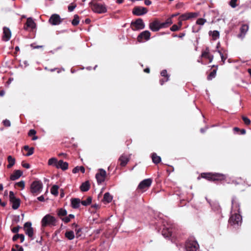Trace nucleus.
Listing matches in <instances>:
<instances>
[{
	"label": "nucleus",
	"instance_id": "6e6552de",
	"mask_svg": "<svg viewBox=\"0 0 251 251\" xmlns=\"http://www.w3.org/2000/svg\"><path fill=\"white\" fill-rule=\"evenodd\" d=\"M9 199L12 203V208L14 209H18L20 204V200L15 197L14 193L12 191L9 192Z\"/></svg>",
	"mask_w": 251,
	"mask_h": 251
},
{
	"label": "nucleus",
	"instance_id": "79ce46f5",
	"mask_svg": "<svg viewBox=\"0 0 251 251\" xmlns=\"http://www.w3.org/2000/svg\"><path fill=\"white\" fill-rule=\"evenodd\" d=\"M218 52L219 53V54L221 56L222 61L223 62V64H224L226 60V58L227 57V54L226 53L224 54L223 53H222V52L221 50H218Z\"/></svg>",
	"mask_w": 251,
	"mask_h": 251
},
{
	"label": "nucleus",
	"instance_id": "6ab92c4d",
	"mask_svg": "<svg viewBox=\"0 0 251 251\" xmlns=\"http://www.w3.org/2000/svg\"><path fill=\"white\" fill-rule=\"evenodd\" d=\"M36 24L34 21L30 18L27 19L24 28L27 30L28 28L33 29L35 27Z\"/></svg>",
	"mask_w": 251,
	"mask_h": 251
},
{
	"label": "nucleus",
	"instance_id": "f3484780",
	"mask_svg": "<svg viewBox=\"0 0 251 251\" xmlns=\"http://www.w3.org/2000/svg\"><path fill=\"white\" fill-rule=\"evenodd\" d=\"M129 161V157L125 154H122L119 158L120 164L122 167H125Z\"/></svg>",
	"mask_w": 251,
	"mask_h": 251
},
{
	"label": "nucleus",
	"instance_id": "0e129e2a",
	"mask_svg": "<svg viewBox=\"0 0 251 251\" xmlns=\"http://www.w3.org/2000/svg\"><path fill=\"white\" fill-rule=\"evenodd\" d=\"M37 199L40 201H45V198L43 196H41L38 197Z\"/></svg>",
	"mask_w": 251,
	"mask_h": 251
},
{
	"label": "nucleus",
	"instance_id": "f8f14e48",
	"mask_svg": "<svg viewBox=\"0 0 251 251\" xmlns=\"http://www.w3.org/2000/svg\"><path fill=\"white\" fill-rule=\"evenodd\" d=\"M151 33L148 30H145L141 33L137 37V41L139 42H143L149 40L150 39Z\"/></svg>",
	"mask_w": 251,
	"mask_h": 251
},
{
	"label": "nucleus",
	"instance_id": "2f4dec72",
	"mask_svg": "<svg viewBox=\"0 0 251 251\" xmlns=\"http://www.w3.org/2000/svg\"><path fill=\"white\" fill-rule=\"evenodd\" d=\"M151 158L152 162L155 164L159 163L161 160V157L158 156L155 153H153L151 154Z\"/></svg>",
	"mask_w": 251,
	"mask_h": 251
},
{
	"label": "nucleus",
	"instance_id": "09e8293b",
	"mask_svg": "<svg viewBox=\"0 0 251 251\" xmlns=\"http://www.w3.org/2000/svg\"><path fill=\"white\" fill-rule=\"evenodd\" d=\"M2 124L5 127H9L11 126V123L9 120L5 119L3 121Z\"/></svg>",
	"mask_w": 251,
	"mask_h": 251
},
{
	"label": "nucleus",
	"instance_id": "4be33fe9",
	"mask_svg": "<svg viewBox=\"0 0 251 251\" xmlns=\"http://www.w3.org/2000/svg\"><path fill=\"white\" fill-rule=\"evenodd\" d=\"M181 15H180L178 18L177 25H174V31L179 30L182 25V21H185L186 20L181 19Z\"/></svg>",
	"mask_w": 251,
	"mask_h": 251
},
{
	"label": "nucleus",
	"instance_id": "4468645a",
	"mask_svg": "<svg viewBox=\"0 0 251 251\" xmlns=\"http://www.w3.org/2000/svg\"><path fill=\"white\" fill-rule=\"evenodd\" d=\"M132 25L137 30L142 29L145 27V24L141 19H138L135 22H132Z\"/></svg>",
	"mask_w": 251,
	"mask_h": 251
},
{
	"label": "nucleus",
	"instance_id": "052dcab7",
	"mask_svg": "<svg viewBox=\"0 0 251 251\" xmlns=\"http://www.w3.org/2000/svg\"><path fill=\"white\" fill-rule=\"evenodd\" d=\"M22 165L23 167L28 169L30 168V165L28 163H22Z\"/></svg>",
	"mask_w": 251,
	"mask_h": 251
},
{
	"label": "nucleus",
	"instance_id": "c9c22d12",
	"mask_svg": "<svg viewBox=\"0 0 251 251\" xmlns=\"http://www.w3.org/2000/svg\"><path fill=\"white\" fill-rule=\"evenodd\" d=\"M25 150L28 151L27 153L25 154V156H29L32 155L34 152V148H29L28 146H25L24 147Z\"/></svg>",
	"mask_w": 251,
	"mask_h": 251
},
{
	"label": "nucleus",
	"instance_id": "c03bdc74",
	"mask_svg": "<svg viewBox=\"0 0 251 251\" xmlns=\"http://www.w3.org/2000/svg\"><path fill=\"white\" fill-rule=\"evenodd\" d=\"M216 74V70H213L208 75L207 79L211 80L213 78L215 77Z\"/></svg>",
	"mask_w": 251,
	"mask_h": 251
},
{
	"label": "nucleus",
	"instance_id": "69168bd1",
	"mask_svg": "<svg viewBox=\"0 0 251 251\" xmlns=\"http://www.w3.org/2000/svg\"><path fill=\"white\" fill-rule=\"evenodd\" d=\"M145 4L146 5H150L151 4V1H150V0H145Z\"/></svg>",
	"mask_w": 251,
	"mask_h": 251
},
{
	"label": "nucleus",
	"instance_id": "a211bd4d",
	"mask_svg": "<svg viewBox=\"0 0 251 251\" xmlns=\"http://www.w3.org/2000/svg\"><path fill=\"white\" fill-rule=\"evenodd\" d=\"M231 203L232 209H234L235 211L237 212L239 214L240 212V205L237 201V198L235 197H233L232 198Z\"/></svg>",
	"mask_w": 251,
	"mask_h": 251
},
{
	"label": "nucleus",
	"instance_id": "b1692460",
	"mask_svg": "<svg viewBox=\"0 0 251 251\" xmlns=\"http://www.w3.org/2000/svg\"><path fill=\"white\" fill-rule=\"evenodd\" d=\"M80 201L79 199L74 198L71 200V205L73 208L76 209L79 207Z\"/></svg>",
	"mask_w": 251,
	"mask_h": 251
},
{
	"label": "nucleus",
	"instance_id": "4d7b16f0",
	"mask_svg": "<svg viewBox=\"0 0 251 251\" xmlns=\"http://www.w3.org/2000/svg\"><path fill=\"white\" fill-rule=\"evenodd\" d=\"M61 220L65 223H68L71 220L68 217V216L61 218Z\"/></svg>",
	"mask_w": 251,
	"mask_h": 251
},
{
	"label": "nucleus",
	"instance_id": "5fc2aeb1",
	"mask_svg": "<svg viewBox=\"0 0 251 251\" xmlns=\"http://www.w3.org/2000/svg\"><path fill=\"white\" fill-rule=\"evenodd\" d=\"M20 228V226H16V227H14L12 229V231L13 233H18Z\"/></svg>",
	"mask_w": 251,
	"mask_h": 251
},
{
	"label": "nucleus",
	"instance_id": "f704fd0d",
	"mask_svg": "<svg viewBox=\"0 0 251 251\" xmlns=\"http://www.w3.org/2000/svg\"><path fill=\"white\" fill-rule=\"evenodd\" d=\"M59 187L56 185H54L50 189V193L51 194L56 196L58 194Z\"/></svg>",
	"mask_w": 251,
	"mask_h": 251
},
{
	"label": "nucleus",
	"instance_id": "9b49d317",
	"mask_svg": "<svg viewBox=\"0 0 251 251\" xmlns=\"http://www.w3.org/2000/svg\"><path fill=\"white\" fill-rule=\"evenodd\" d=\"M106 176V171L102 169H100L99 170V172L96 175V178L98 183L100 184L104 182Z\"/></svg>",
	"mask_w": 251,
	"mask_h": 251
},
{
	"label": "nucleus",
	"instance_id": "864d4df0",
	"mask_svg": "<svg viewBox=\"0 0 251 251\" xmlns=\"http://www.w3.org/2000/svg\"><path fill=\"white\" fill-rule=\"evenodd\" d=\"M81 228H76L75 231V232H76V237L77 238H78L79 237H80L81 236V234H80V232H81Z\"/></svg>",
	"mask_w": 251,
	"mask_h": 251
},
{
	"label": "nucleus",
	"instance_id": "bb28decb",
	"mask_svg": "<svg viewBox=\"0 0 251 251\" xmlns=\"http://www.w3.org/2000/svg\"><path fill=\"white\" fill-rule=\"evenodd\" d=\"M113 197L109 193L107 192L104 194L103 199V201L106 203H109L112 201Z\"/></svg>",
	"mask_w": 251,
	"mask_h": 251
},
{
	"label": "nucleus",
	"instance_id": "8fccbe9b",
	"mask_svg": "<svg viewBox=\"0 0 251 251\" xmlns=\"http://www.w3.org/2000/svg\"><path fill=\"white\" fill-rule=\"evenodd\" d=\"M24 250L23 249V248L19 246V245H16L15 246V248H13L12 249V251H23Z\"/></svg>",
	"mask_w": 251,
	"mask_h": 251
},
{
	"label": "nucleus",
	"instance_id": "774afa93",
	"mask_svg": "<svg viewBox=\"0 0 251 251\" xmlns=\"http://www.w3.org/2000/svg\"><path fill=\"white\" fill-rule=\"evenodd\" d=\"M241 134H245L246 132V131L245 129H241L240 130Z\"/></svg>",
	"mask_w": 251,
	"mask_h": 251
},
{
	"label": "nucleus",
	"instance_id": "20e7f679",
	"mask_svg": "<svg viewBox=\"0 0 251 251\" xmlns=\"http://www.w3.org/2000/svg\"><path fill=\"white\" fill-rule=\"evenodd\" d=\"M43 189V184L40 181H34L30 185L31 193L36 196L41 193Z\"/></svg>",
	"mask_w": 251,
	"mask_h": 251
},
{
	"label": "nucleus",
	"instance_id": "49530a36",
	"mask_svg": "<svg viewBox=\"0 0 251 251\" xmlns=\"http://www.w3.org/2000/svg\"><path fill=\"white\" fill-rule=\"evenodd\" d=\"M242 119L245 125H250L251 124V120L248 117L243 116Z\"/></svg>",
	"mask_w": 251,
	"mask_h": 251
},
{
	"label": "nucleus",
	"instance_id": "423d86ee",
	"mask_svg": "<svg viewBox=\"0 0 251 251\" xmlns=\"http://www.w3.org/2000/svg\"><path fill=\"white\" fill-rule=\"evenodd\" d=\"M89 4L91 7L92 10L95 13L101 14L105 13L107 11V8L105 4L93 3V2H91Z\"/></svg>",
	"mask_w": 251,
	"mask_h": 251
},
{
	"label": "nucleus",
	"instance_id": "a878e982",
	"mask_svg": "<svg viewBox=\"0 0 251 251\" xmlns=\"http://www.w3.org/2000/svg\"><path fill=\"white\" fill-rule=\"evenodd\" d=\"M90 184L89 182L87 181L83 182L80 186V190L82 192H86L89 190L90 188Z\"/></svg>",
	"mask_w": 251,
	"mask_h": 251
},
{
	"label": "nucleus",
	"instance_id": "a18cd8bd",
	"mask_svg": "<svg viewBox=\"0 0 251 251\" xmlns=\"http://www.w3.org/2000/svg\"><path fill=\"white\" fill-rule=\"evenodd\" d=\"M238 0H230V1L229 2V5L232 8H235L238 5V4H237Z\"/></svg>",
	"mask_w": 251,
	"mask_h": 251
},
{
	"label": "nucleus",
	"instance_id": "393cba45",
	"mask_svg": "<svg viewBox=\"0 0 251 251\" xmlns=\"http://www.w3.org/2000/svg\"><path fill=\"white\" fill-rule=\"evenodd\" d=\"M172 234V229H168V228H164L162 230V235L165 238H171Z\"/></svg>",
	"mask_w": 251,
	"mask_h": 251
},
{
	"label": "nucleus",
	"instance_id": "37998d69",
	"mask_svg": "<svg viewBox=\"0 0 251 251\" xmlns=\"http://www.w3.org/2000/svg\"><path fill=\"white\" fill-rule=\"evenodd\" d=\"M79 17L77 15L74 16V18L72 22V24L74 25H77L79 24Z\"/></svg>",
	"mask_w": 251,
	"mask_h": 251
},
{
	"label": "nucleus",
	"instance_id": "9d476101",
	"mask_svg": "<svg viewBox=\"0 0 251 251\" xmlns=\"http://www.w3.org/2000/svg\"><path fill=\"white\" fill-rule=\"evenodd\" d=\"M152 183V179L147 178L142 181L139 184L138 189L142 190L143 191L147 190L151 185Z\"/></svg>",
	"mask_w": 251,
	"mask_h": 251
},
{
	"label": "nucleus",
	"instance_id": "603ef678",
	"mask_svg": "<svg viewBox=\"0 0 251 251\" xmlns=\"http://www.w3.org/2000/svg\"><path fill=\"white\" fill-rule=\"evenodd\" d=\"M76 5L75 4L72 3L71 5H70L68 6V10L70 12H72L75 9V8L76 7Z\"/></svg>",
	"mask_w": 251,
	"mask_h": 251
},
{
	"label": "nucleus",
	"instance_id": "7c9ffc66",
	"mask_svg": "<svg viewBox=\"0 0 251 251\" xmlns=\"http://www.w3.org/2000/svg\"><path fill=\"white\" fill-rule=\"evenodd\" d=\"M161 75L162 76L164 77V79H162L160 80V84H161V85H163V84L164 82H166L168 80L169 76L167 75L166 70H163L161 72Z\"/></svg>",
	"mask_w": 251,
	"mask_h": 251
},
{
	"label": "nucleus",
	"instance_id": "a19ab883",
	"mask_svg": "<svg viewBox=\"0 0 251 251\" xmlns=\"http://www.w3.org/2000/svg\"><path fill=\"white\" fill-rule=\"evenodd\" d=\"M92 202V198L90 197H88L86 200L82 201L81 204L84 206L89 205Z\"/></svg>",
	"mask_w": 251,
	"mask_h": 251
},
{
	"label": "nucleus",
	"instance_id": "58836bf2",
	"mask_svg": "<svg viewBox=\"0 0 251 251\" xmlns=\"http://www.w3.org/2000/svg\"><path fill=\"white\" fill-rule=\"evenodd\" d=\"M233 183L235 185L245 184L246 182L241 177L237 178L235 180H233Z\"/></svg>",
	"mask_w": 251,
	"mask_h": 251
},
{
	"label": "nucleus",
	"instance_id": "c85d7f7f",
	"mask_svg": "<svg viewBox=\"0 0 251 251\" xmlns=\"http://www.w3.org/2000/svg\"><path fill=\"white\" fill-rule=\"evenodd\" d=\"M57 163H58V161L57 160V159L56 158H54V157L50 158L48 160V163L49 165L54 166V167H56V168H57Z\"/></svg>",
	"mask_w": 251,
	"mask_h": 251
},
{
	"label": "nucleus",
	"instance_id": "680f3d73",
	"mask_svg": "<svg viewBox=\"0 0 251 251\" xmlns=\"http://www.w3.org/2000/svg\"><path fill=\"white\" fill-rule=\"evenodd\" d=\"M183 3H182V2L178 3L176 5V8L178 9V8H181L183 6Z\"/></svg>",
	"mask_w": 251,
	"mask_h": 251
},
{
	"label": "nucleus",
	"instance_id": "412c9836",
	"mask_svg": "<svg viewBox=\"0 0 251 251\" xmlns=\"http://www.w3.org/2000/svg\"><path fill=\"white\" fill-rule=\"evenodd\" d=\"M68 168V164L66 162H64L62 160H60L58 161V163H57V169H61L62 170H66Z\"/></svg>",
	"mask_w": 251,
	"mask_h": 251
},
{
	"label": "nucleus",
	"instance_id": "ea45409f",
	"mask_svg": "<svg viewBox=\"0 0 251 251\" xmlns=\"http://www.w3.org/2000/svg\"><path fill=\"white\" fill-rule=\"evenodd\" d=\"M79 171L81 172L82 173L85 172V169L83 166L76 167L73 170V173L75 174L78 173Z\"/></svg>",
	"mask_w": 251,
	"mask_h": 251
},
{
	"label": "nucleus",
	"instance_id": "aec40b11",
	"mask_svg": "<svg viewBox=\"0 0 251 251\" xmlns=\"http://www.w3.org/2000/svg\"><path fill=\"white\" fill-rule=\"evenodd\" d=\"M22 175L23 172L19 170H17L11 175L10 178L11 180H15L20 178Z\"/></svg>",
	"mask_w": 251,
	"mask_h": 251
},
{
	"label": "nucleus",
	"instance_id": "6e6d98bb",
	"mask_svg": "<svg viewBox=\"0 0 251 251\" xmlns=\"http://www.w3.org/2000/svg\"><path fill=\"white\" fill-rule=\"evenodd\" d=\"M36 131L34 129H30L28 132V135L29 136H32V135H35L36 134Z\"/></svg>",
	"mask_w": 251,
	"mask_h": 251
},
{
	"label": "nucleus",
	"instance_id": "f257e3e1",
	"mask_svg": "<svg viewBox=\"0 0 251 251\" xmlns=\"http://www.w3.org/2000/svg\"><path fill=\"white\" fill-rule=\"evenodd\" d=\"M172 16L169 18L165 22L160 23L158 21L155 20L149 24V27L152 31H158L160 28L167 27L172 23Z\"/></svg>",
	"mask_w": 251,
	"mask_h": 251
},
{
	"label": "nucleus",
	"instance_id": "3c124183",
	"mask_svg": "<svg viewBox=\"0 0 251 251\" xmlns=\"http://www.w3.org/2000/svg\"><path fill=\"white\" fill-rule=\"evenodd\" d=\"M18 186L22 188V189H24L25 188V182L23 180L20 181L16 184Z\"/></svg>",
	"mask_w": 251,
	"mask_h": 251
},
{
	"label": "nucleus",
	"instance_id": "72a5a7b5",
	"mask_svg": "<svg viewBox=\"0 0 251 251\" xmlns=\"http://www.w3.org/2000/svg\"><path fill=\"white\" fill-rule=\"evenodd\" d=\"M65 236L66 238L70 240H72L75 238V234L73 231H68L66 232Z\"/></svg>",
	"mask_w": 251,
	"mask_h": 251
},
{
	"label": "nucleus",
	"instance_id": "39448f33",
	"mask_svg": "<svg viewBox=\"0 0 251 251\" xmlns=\"http://www.w3.org/2000/svg\"><path fill=\"white\" fill-rule=\"evenodd\" d=\"M229 224L234 227H238L242 223V217L240 214L235 213L231 215L228 221Z\"/></svg>",
	"mask_w": 251,
	"mask_h": 251
},
{
	"label": "nucleus",
	"instance_id": "5701e85b",
	"mask_svg": "<svg viewBox=\"0 0 251 251\" xmlns=\"http://www.w3.org/2000/svg\"><path fill=\"white\" fill-rule=\"evenodd\" d=\"M197 16V14L196 13H188L181 15V19L182 20H188L192 18L196 17Z\"/></svg>",
	"mask_w": 251,
	"mask_h": 251
},
{
	"label": "nucleus",
	"instance_id": "c756f323",
	"mask_svg": "<svg viewBox=\"0 0 251 251\" xmlns=\"http://www.w3.org/2000/svg\"><path fill=\"white\" fill-rule=\"evenodd\" d=\"M7 161L8 162V164L7 166V168H11L15 164V159L11 155L7 157Z\"/></svg>",
	"mask_w": 251,
	"mask_h": 251
},
{
	"label": "nucleus",
	"instance_id": "0eeeda50",
	"mask_svg": "<svg viewBox=\"0 0 251 251\" xmlns=\"http://www.w3.org/2000/svg\"><path fill=\"white\" fill-rule=\"evenodd\" d=\"M186 251H199V245L198 242L193 239H188L185 243Z\"/></svg>",
	"mask_w": 251,
	"mask_h": 251
},
{
	"label": "nucleus",
	"instance_id": "7ed1b4c3",
	"mask_svg": "<svg viewBox=\"0 0 251 251\" xmlns=\"http://www.w3.org/2000/svg\"><path fill=\"white\" fill-rule=\"evenodd\" d=\"M55 218L50 214L45 215L41 221V225L43 227L47 226H55L56 224Z\"/></svg>",
	"mask_w": 251,
	"mask_h": 251
},
{
	"label": "nucleus",
	"instance_id": "cd10ccee",
	"mask_svg": "<svg viewBox=\"0 0 251 251\" xmlns=\"http://www.w3.org/2000/svg\"><path fill=\"white\" fill-rule=\"evenodd\" d=\"M249 26L247 25H243L240 28L241 33L238 35V37L244 36L247 31L248 30Z\"/></svg>",
	"mask_w": 251,
	"mask_h": 251
},
{
	"label": "nucleus",
	"instance_id": "4c0bfd02",
	"mask_svg": "<svg viewBox=\"0 0 251 251\" xmlns=\"http://www.w3.org/2000/svg\"><path fill=\"white\" fill-rule=\"evenodd\" d=\"M211 54L209 52V49L206 47L204 51H202L201 56V57L207 58Z\"/></svg>",
	"mask_w": 251,
	"mask_h": 251
},
{
	"label": "nucleus",
	"instance_id": "338daca9",
	"mask_svg": "<svg viewBox=\"0 0 251 251\" xmlns=\"http://www.w3.org/2000/svg\"><path fill=\"white\" fill-rule=\"evenodd\" d=\"M207 59L209 60V62H211L213 59V55H210Z\"/></svg>",
	"mask_w": 251,
	"mask_h": 251
},
{
	"label": "nucleus",
	"instance_id": "e433bc0d",
	"mask_svg": "<svg viewBox=\"0 0 251 251\" xmlns=\"http://www.w3.org/2000/svg\"><path fill=\"white\" fill-rule=\"evenodd\" d=\"M67 214V211L63 208H60L58 210L57 215L61 219L62 217L65 216Z\"/></svg>",
	"mask_w": 251,
	"mask_h": 251
},
{
	"label": "nucleus",
	"instance_id": "dca6fc26",
	"mask_svg": "<svg viewBox=\"0 0 251 251\" xmlns=\"http://www.w3.org/2000/svg\"><path fill=\"white\" fill-rule=\"evenodd\" d=\"M2 39L4 41H8L10 40L11 36V33L10 29L6 27L3 28Z\"/></svg>",
	"mask_w": 251,
	"mask_h": 251
},
{
	"label": "nucleus",
	"instance_id": "f03ea898",
	"mask_svg": "<svg viewBox=\"0 0 251 251\" xmlns=\"http://www.w3.org/2000/svg\"><path fill=\"white\" fill-rule=\"evenodd\" d=\"M201 177L213 182L221 181L226 179L225 175L220 173H203L201 174Z\"/></svg>",
	"mask_w": 251,
	"mask_h": 251
},
{
	"label": "nucleus",
	"instance_id": "bf43d9fd",
	"mask_svg": "<svg viewBox=\"0 0 251 251\" xmlns=\"http://www.w3.org/2000/svg\"><path fill=\"white\" fill-rule=\"evenodd\" d=\"M19 238H20L21 239V243H23L24 241V240H25V236L24 234H19Z\"/></svg>",
	"mask_w": 251,
	"mask_h": 251
},
{
	"label": "nucleus",
	"instance_id": "2eb2a0df",
	"mask_svg": "<svg viewBox=\"0 0 251 251\" xmlns=\"http://www.w3.org/2000/svg\"><path fill=\"white\" fill-rule=\"evenodd\" d=\"M49 22L52 25H57L60 24L61 21L58 15L53 14L50 17Z\"/></svg>",
	"mask_w": 251,
	"mask_h": 251
},
{
	"label": "nucleus",
	"instance_id": "13d9d810",
	"mask_svg": "<svg viewBox=\"0 0 251 251\" xmlns=\"http://www.w3.org/2000/svg\"><path fill=\"white\" fill-rule=\"evenodd\" d=\"M185 35V33L182 32L180 33L178 35H177L176 34H174V37H178L180 38H183Z\"/></svg>",
	"mask_w": 251,
	"mask_h": 251
},
{
	"label": "nucleus",
	"instance_id": "1a4fd4ad",
	"mask_svg": "<svg viewBox=\"0 0 251 251\" xmlns=\"http://www.w3.org/2000/svg\"><path fill=\"white\" fill-rule=\"evenodd\" d=\"M25 233L31 239H33V228L30 222H26L24 226Z\"/></svg>",
	"mask_w": 251,
	"mask_h": 251
},
{
	"label": "nucleus",
	"instance_id": "ddd939ff",
	"mask_svg": "<svg viewBox=\"0 0 251 251\" xmlns=\"http://www.w3.org/2000/svg\"><path fill=\"white\" fill-rule=\"evenodd\" d=\"M148 10L146 8L140 6L135 7L133 10L132 13L136 16H141L146 14Z\"/></svg>",
	"mask_w": 251,
	"mask_h": 251
},
{
	"label": "nucleus",
	"instance_id": "e2e57ef3",
	"mask_svg": "<svg viewBox=\"0 0 251 251\" xmlns=\"http://www.w3.org/2000/svg\"><path fill=\"white\" fill-rule=\"evenodd\" d=\"M19 234H17L15 235L12 238L13 241H16L19 237Z\"/></svg>",
	"mask_w": 251,
	"mask_h": 251
},
{
	"label": "nucleus",
	"instance_id": "de8ad7c7",
	"mask_svg": "<svg viewBox=\"0 0 251 251\" xmlns=\"http://www.w3.org/2000/svg\"><path fill=\"white\" fill-rule=\"evenodd\" d=\"M206 22V20L203 18H199L197 20L196 24L199 25H203Z\"/></svg>",
	"mask_w": 251,
	"mask_h": 251
},
{
	"label": "nucleus",
	"instance_id": "473e14b6",
	"mask_svg": "<svg viewBox=\"0 0 251 251\" xmlns=\"http://www.w3.org/2000/svg\"><path fill=\"white\" fill-rule=\"evenodd\" d=\"M209 35H211L213 40H216L219 38L220 33L217 30H214L213 31H210L209 32Z\"/></svg>",
	"mask_w": 251,
	"mask_h": 251
}]
</instances>
